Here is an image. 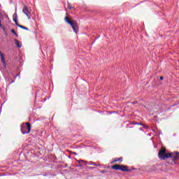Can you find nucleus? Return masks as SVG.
Instances as JSON below:
<instances>
[{"label": "nucleus", "mask_w": 179, "mask_h": 179, "mask_svg": "<svg viewBox=\"0 0 179 179\" xmlns=\"http://www.w3.org/2000/svg\"><path fill=\"white\" fill-rule=\"evenodd\" d=\"M0 27H1L3 29V30H6V29L4 28L3 25H2V23H1L0 22Z\"/></svg>", "instance_id": "obj_14"}, {"label": "nucleus", "mask_w": 179, "mask_h": 179, "mask_svg": "<svg viewBox=\"0 0 179 179\" xmlns=\"http://www.w3.org/2000/svg\"><path fill=\"white\" fill-rule=\"evenodd\" d=\"M114 162H122V158H115Z\"/></svg>", "instance_id": "obj_12"}, {"label": "nucleus", "mask_w": 179, "mask_h": 179, "mask_svg": "<svg viewBox=\"0 0 179 179\" xmlns=\"http://www.w3.org/2000/svg\"><path fill=\"white\" fill-rule=\"evenodd\" d=\"M65 22H66V23H69V24L71 26L74 33L77 34L79 31V27H78V24H76V22L69 20V17H65Z\"/></svg>", "instance_id": "obj_3"}, {"label": "nucleus", "mask_w": 179, "mask_h": 179, "mask_svg": "<svg viewBox=\"0 0 179 179\" xmlns=\"http://www.w3.org/2000/svg\"><path fill=\"white\" fill-rule=\"evenodd\" d=\"M87 164L89 166H96V167L101 166L100 164H96L95 162H90L87 163Z\"/></svg>", "instance_id": "obj_9"}, {"label": "nucleus", "mask_w": 179, "mask_h": 179, "mask_svg": "<svg viewBox=\"0 0 179 179\" xmlns=\"http://www.w3.org/2000/svg\"><path fill=\"white\" fill-rule=\"evenodd\" d=\"M0 22H1V20H0Z\"/></svg>", "instance_id": "obj_19"}, {"label": "nucleus", "mask_w": 179, "mask_h": 179, "mask_svg": "<svg viewBox=\"0 0 179 179\" xmlns=\"http://www.w3.org/2000/svg\"><path fill=\"white\" fill-rule=\"evenodd\" d=\"M14 43L16 45V47H17V48H22V42L19 41V40L14 39Z\"/></svg>", "instance_id": "obj_8"}, {"label": "nucleus", "mask_w": 179, "mask_h": 179, "mask_svg": "<svg viewBox=\"0 0 179 179\" xmlns=\"http://www.w3.org/2000/svg\"><path fill=\"white\" fill-rule=\"evenodd\" d=\"M101 173H102L103 174H104V173H106V171H101Z\"/></svg>", "instance_id": "obj_16"}, {"label": "nucleus", "mask_w": 179, "mask_h": 179, "mask_svg": "<svg viewBox=\"0 0 179 179\" xmlns=\"http://www.w3.org/2000/svg\"><path fill=\"white\" fill-rule=\"evenodd\" d=\"M31 131V125L29 122L22 123L21 125V132L23 135H26V134H30Z\"/></svg>", "instance_id": "obj_2"}, {"label": "nucleus", "mask_w": 179, "mask_h": 179, "mask_svg": "<svg viewBox=\"0 0 179 179\" xmlns=\"http://www.w3.org/2000/svg\"><path fill=\"white\" fill-rule=\"evenodd\" d=\"M67 8L68 9H73V6L70 3H68Z\"/></svg>", "instance_id": "obj_11"}, {"label": "nucleus", "mask_w": 179, "mask_h": 179, "mask_svg": "<svg viewBox=\"0 0 179 179\" xmlns=\"http://www.w3.org/2000/svg\"><path fill=\"white\" fill-rule=\"evenodd\" d=\"M93 169H94V167H92V166L90 167V170H93Z\"/></svg>", "instance_id": "obj_17"}, {"label": "nucleus", "mask_w": 179, "mask_h": 179, "mask_svg": "<svg viewBox=\"0 0 179 179\" xmlns=\"http://www.w3.org/2000/svg\"><path fill=\"white\" fill-rule=\"evenodd\" d=\"M160 80H163V77H160Z\"/></svg>", "instance_id": "obj_18"}, {"label": "nucleus", "mask_w": 179, "mask_h": 179, "mask_svg": "<svg viewBox=\"0 0 179 179\" xmlns=\"http://www.w3.org/2000/svg\"><path fill=\"white\" fill-rule=\"evenodd\" d=\"M158 157L160 160H166V159H170L171 157V153L166 152V150L162 148L159 151Z\"/></svg>", "instance_id": "obj_1"}, {"label": "nucleus", "mask_w": 179, "mask_h": 179, "mask_svg": "<svg viewBox=\"0 0 179 179\" xmlns=\"http://www.w3.org/2000/svg\"><path fill=\"white\" fill-rule=\"evenodd\" d=\"M11 33H13V34H14V36L16 37H19V35L15 31L14 29H11Z\"/></svg>", "instance_id": "obj_10"}, {"label": "nucleus", "mask_w": 179, "mask_h": 179, "mask_svg": "<svg viewBox=\"0 0 179 179\" xmlns=\"http://www.w3.org/2000/svg\"><path fill=\"white\" fill-rule=\"evenodd\" d=\"M78 162L79 166L82 167V164H81L83 162V160H78Z\"/></svg>", "instance_id": "obj_13"}, {"label": "nucleus", "mask_w": 179, "mask_h": 179, "mask_svg": "<svg viewBox=\"0 0 179 179\" xmlns=\"http://www.w3.org/2000/svg\"><path fill=\"white\" fill-rule=\"evenodd\" d=\"M173 162H176L179 159V152H175L173 153H171V157Z\"/></svg>", "instance_id": "obj_7"}, {"label": "nucleus", "mask_w": 179, "mask_h": 179, "mask_svg": "<svg viewBox=\"0 0 179 179\" xmlns=\"http://www.w3.org/2000/svg\"><path fill=\"white\" fill-rule=\"evenodd\" d=\"M136 124H137V125H141V127H143L144 128H146V127H145L143 125V124H142V123H136Z\"/></svg>", "instance_id": "obj_15"}, {"label": "nucleus", "mask_w": 179, "mask_h": 179, "mask_svg": "<svg viewBox=\"0 0 179 179\" xmlns=\"http://www.w3.org/2000/svg\"><path fill=\"white\" fill-rule=\"evenodd\" d=\"M22 13L26 15L29 20L31 19V11L29 10V8L26 6H24L22 9Z\"/></svg>", "instance_id": "obj_5"}, {"label": "nucleus", "mask_w": 179, "mask_h": 179, "mask_svg": "<svg viewBox=\"0 0 179 179\" xmlns=\"http://www.w3.org/2000/svg\"><path fill=\"white\" fill-rule=\"evenodd\" d=\"M113 170H120V171L129 172L131 170L128 169V166L125 165L115 164L112 166Z\"/></svg>", "instance_id": "obj_4"}, {"label": "nucleus", "mask_w": 179, "mask_h": 179, "mask_svg": "<svg viewBox=\"0 0 179 179\" xmlns=\"http://www.w3.org/2000/svg\"><path fill=\"white\" fill-rule=\"evenodd\" d=\"M13 21L15 22V24L18 27H20V29H23L24 30H29V28L23 26V25H20L19 24V23H17V14L15 13L13 15Z\"/></svg>", "instance_id": "obj_6"}]
</instances>
